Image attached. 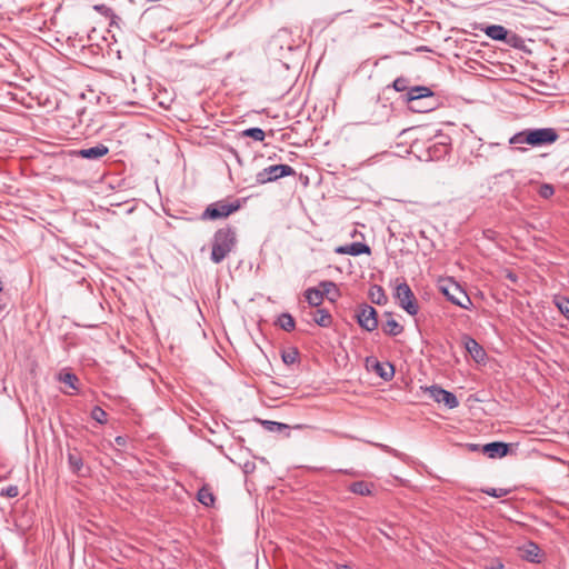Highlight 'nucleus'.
I'll use <instances>...</instances> for the list:
<instances>
[{
	"instance_id": "obj_1",
	"label": "nucleus",
	"mask_w": 569,
	"mask_h": 569,
	"mask_svg": "<svg viewBox=\"0 0 569 569\" xmlns=\"http://www.w3.org/2000/svg\"><path fill=\"white\" fill-rule=\"evenodd\" d=\"M237 244L236 229L226 226L218 229L212 237L210 259L213 263L222 262Z\"/></svg>"
},
{
	"instance_id": "obj_2",
	"label": "nucleus",
	"mask_w": 569,
	"mask_h": 569,
	"mask_svg": "<svg viewBox=\"0 0 569 569\" xmlns=\"http://www.w3.org/2000/svg\"><path fill=\"white\" fill-rule=\"evenodd\" d=\"M437 288L451 303L467 310L471 309L472 301L470 297L453 278H439Z\"/></svg>"
},
{
	"instance_id": "obj_3",
	"label": "nucleus",
	"mask_w": 569,
	"mask_h": 569,
	"mask_svg": "<svg viewBox=\"0 0 569 569\" xmlns=\"http://www.w3.org/2000/svg\"><path fill=\"white\" fill-rule=\"evenodd\" d=\"M241 207L240 200L228 202L219 200L210 203L201 213L202 220H218L229 217L231 213L238 211Z\"/></svg>"
},
{
	"instance_id": "obj_4",
	"label": "nucleus",
	"mask_w": 569,
	"mask_h": 569,
	"mask_svg": "<svg viewBox=\"0 0 569 569\" xmlns=\"http://www.w3.org/2000/svg\"><path fill=\"white\" fill-rule=\"evenodd\" d=\"M450 136L437 132L432 138H429V161L442 160L450 156Z\"/></svg>"
},
{
	"instance_id": "obj_5",
	"label": "nucleus",
	"mask_w": 569,
	"mask_h": 569,
	"mask_svg": "<svg viewBox=\"0 0 569 569\" xmlns=\"http://www.w3.org/2000/svg\"><path fill=\"white\" fill-rule=\"evenodd\" d=\"M295 174V169L289 164H272L259 171L256 174V181L259 184H264Z\"/></svg>"
},
{
	"instance_id": "obj_6",
	"label": "nucleus",
	"mask_w": 569,
	"mask_h": 569,
	"mask_svg": "<svg viewBox=\"0 0 569 569\" xmlns=\"http://www.w3.org/2000/svg\"><path fill=\"white\" fill-rule=\"evenodd\" d=\"M395 298L399 306L409 315L415 316L418 313L419 307L408 283L402 282L396 287Z\"/></svg>"
},
{
	"instance_id": "obj_7",
	"label": "nucleus",
	"mask_w": 569,
	"mask_h": 569,
	"mask_svg": "<svg viewBox=\"0 0 569 569\" xmlns=\"http://www.w3.org/2000/svg\"><path fill=\"white\" fill-rule=\"evenodd\" d=\"M358 325L366 331H373L378 327L377 311L376 309L367 303L359 306V310L356 315Z\"/></svg>"
},
{
	"instance_id": "obj_8",
	"label": "nucleus",
	"mask_w": 569,
	"mask_h": 569,
	"mask_svg": "<svg viewBox=\"0 0 569 569\" xmlns=\"http://www.w3.org/2000/svg\"><path fill=\"white\" fill-rule=\"evenodd\" d=\"M429 396L438 403H443L448 409L459 406V401L455 393L442 389L440 386H429Z\"/></svg>"
},
{
	"instance_id": "obj_9",
	"label": "nucleus",
	"mask_w": 569,
	"mask_h": 569,
	"mask_svg": "<svg viewBox=\"0 0 569 569\" xmlns=\"http://www.w3.org/2000/svg\"><path fill=\"white\" fill-rule=\"evenodd\" d=\"M533 143L532 147H541L555 143L559 134L553 128L532 129Z\"/></svg>"
},
{
	"instance_id": "obj_10",
	"label": "nucleus",
	"mask_w": 569,
	"mask_h": 569,
	"mask_svg": "<svg viewBox=\"0 0 569 569\" xmlns=\"http://www.w3.org/2000/svg\"><path fill=\"white\" fill-rule=\"evenodd\" d=\"M510 446V443L493 441L483 445L481 447V452L487 455L489 458H502L509 453Z\"/></svg>"
},
{
	"instance_id": "obj_11",
	"label": "nucleus",
	"mask_w": 569,
	"mask_h": 569,
	"mask_svg": "<svg viewBox=\"0 0 569 569\" xmlns=\"http://www.w3.org/2000/svg\"><path fill=\"white\" fill-rule=\"evenodd\" d=\"M367 365H371L373 371L385 381H389L395 376V368L390 362H379L373 358H367Z\"/></svg>"
},
{
	"instance_id": "obj_12",
	"label": "nucleus",
	"mask_w": 569,
	"mask_h": 569,
	"mask_svg": "<svg viewBox=\"0 0 569 569\" xmlns=\"http://www.w3.org/2000/svg\"><path fill=\"white\" fill-rule=\"evenodd\" d=\"M337 253L341 254H350L353 257H358L361 254H370L371 249L368 244L363 242H351L349 244L340 246L336 249Z\"/></svg>"
},
{
	"instance_id": "obj_13",
	"label": "nucleus",
	"mask_w": 569,
	"mask_h": 569,
	"mask_svg": "<svg viewBox=\"0 0 569 569\" xmlns=\"http://www.w3.org/2000/svg\"><path fill=\"white\" fill-rule=\"evenodd\" d=\"M108 152L109 148L103 143H99L94 147L77 150L74 154L83 159L97 160L108 154Z\"/></svg>"
},
{
	"instance_id": "obj_14",
	"label": "nucleus",
	"mask_w": 569,
	"mask_h": 569,
	"mask_svg": "<svg viewBox=\"0 0 569 569\" xmlns=\"http://www.w3.org/2000/svg\"><path fill=\"white\" fill-rule=\"evenodd\" d=\"M463 342L466 350L476 362H482L486 359L485 349L473 338L466 336Z\"/></svg>"
},
{
	"instance_id": "obj_15",
	"label": "nucleus",
	"mask_w": 569,
	"mask_h": 569,
	"mask_svg": "<svg viewBox=\"0 0 569 569\" xmlns=\"http://www.w3.org/2000/svg\"><path fill=\"white\" fill-rule=\"evenodd\" d=\"M481 30L492 40L503 41L508 37V30L500 24H489Z\"/></svg>"
},
{
	"instance_id": "obj_16",
	"label": "nucleus",
	"mask_w": 569,
	"mask_h": 569,
	"mask_svg": "<svg viewBox=\"0 0 569 569\" xmlns=\"http://www.w3.org/2000/svg\"><path fill=\"white\" fill-rule=\"evenodd\" d=\"M319 288L322 292H325V296L331 301L335 302L340 297V291L337 284L332 281H321L319 283Z\"/></svg>"
},
{
	"instance_id": "obj_17",
	"label": "nucleus",
	"mask_w": 569,
	"mask_h": 569,
	"mask_svg": "<svg viewBox=\"0 0 569 569\" xmlns=\"http://www.w3.org/2000/svg\"><path fill=\"white\" fill-rule=\"evenodd\" d=\"M307 302L312 307H319L323 302L325 292L320 288H309L305 292Z\"/></svg>"
},
{
	"instance_id": "obj_18",
	"label": "nucleus",
	"mask_w": 569,
	"mask_h": 569,
	"mask_svg": "<svg viewBox=\"0 0 569 569\" xmlns=\"http://www.w3.org/2000/svg\"><path fill=\"white\" fill-rule=\"evenodd\" d=\"M312 320L322 328H329L332 325V316L326 309H317L312 313Z\"/></svg>"
},
{
	"instance_id": "obj_19",
	"label": "nucleus",
	"mask_w": 569,
	"mask_h": 569,
	"mask_svg": "<svg viewBox=\"0 0 569 569\" xmlns=\"http://www.w3.org/2000/svg\"><path fill=\"white\" fill-rule=\"evenodd\" d=\"M531 130L532 129H525L522 131H519V132L515 133L509 139V143L510 144H522V143H526V144H529V146L532 147L533 137H532Z\"/></svg>"
},
{
	"instance_id": "obj_20",
	"label": "nucleus",
	"mask_w": 569,
	"mask_h": 569,
	"mask_svg": "<svg viewBox=\"0 0 569 569\" xmlns=\"http://www.w3.org/2000/svg\"><path fill=\"white\" fill-rule=\"evenodd\" d=\"M373 485L367 481H355L349 486V491L359 496H370L372 493Z\"/></svg>"
},
{
	"instance_id": "obj_21",
	"label": "nucleus",
	"mask_w": 569,
	"mask_h": 569,
	"mask_svg": "<svg viewBox=\"0 0 569 569\" xmlns=\"http://www.w3.org/2000/svg\"><path fill=\"white\" fill-rule=\"evenodd\" d=\"M522 557L530 562L539 563L541 561L540 548L533 542H529L525 549Z\"/></svg>"
},
{
	"instance_id": "obj_22",
	"label": "nucleus",
	"mask_w": 569,
	"mask_h": 569,
	"mask_svg": "<svg viewBox=\"0 0 569 569\" xmlns=\"http://www.w3.org/2000/svg\"><path fill=\"white\" fill-rule=\"evenodd\" d=\"M382 330L385 333L396 337L402 332L403 328L396 319L391 317L390 313H388V319L386 323H383Z\"/></svg>"
},
{
	"instance_id": "obj_23",
	"label": "nucleus",
	"mask_w": 569,
	"mask_h": 569,
	"mask_svg": "<svg viewBox=\"0 0 569 569\" xmlns=\"http://www.w3.org/2000/svg\"><path fill=\"white\" fill-rule=\"evenodd\" d=\"M405 97H406V101L408 103H412L416 100L422 99V98L427 97V87H425V86L412 87L407 91Z\"/></svg>"
},
{
	"instance_id": "obj_24",
	"label": "nucleus",
	"mask_w": 569,
	"mask_h": 569,
	"mask_svg": "<svg viewBox=\"0 0 569 569\" xmlns=\"http://www.w3.org/2000/svg\"><path fill=\"white\" fill-rule=\"evenodd\" d=\"M369 298L376 305H383L387 302V296L382 289V287L378 284H373L369 289Z\"/></svg>"
},
{
	"instance_id": "obj_25",
	"label": "nucleus",
	"mask_w": 569,
	"mask_h": 569,
	"mask_svg": "<svg viewBox=\"0 0 569 569\" xmlns=\"http://www.w3.org/2000/svg\"><path fill=\"white\" fill-rule=\"evenodd\" d=\"M276 323L284 331L287 332H290L292 331L295 328H296V321L293 319V317L288 313V312H283L281 313Z\"/></svg>"
},
{
	"instance_id": "obj_26",
	"label": "nucleus",
	"mask_w": 569,
	"mask_h": 569,
	"mask_svg": "<svg viewBox=\"0 0 569 569\" xmlns=\"http://www.w3.org/2000/svg\"><path fill=\"white\" fill-rule=\"evenodd\" d=\"M69 468L73 473L80 475L83 468V460L79 453L68 452Z\"/></svg>"
},
{
	"instance_id": "obj_27",
	"label": "nucleus",
	"mask_w": 569,
	"mask_h": 569,
	"mask_svg": "<svg viewBox=\"0 0 569 569\" xmlns=\"http://www.w3.org/2000/svg\"><path fill=\"white\" fill-rule=\"evenodd\" d=\"M198 500L203 506L210 507L214 502V496H213V493L207 487H202L198 491Z\"/></svg>"
},
{
	"instance_id": "obj_28",
	"label": "nucleus",
	"mask_w": 569,
	"mask_h": 569,
	"mask_svg": "<svg viewBox=\"0 0 569 569\" xmlns=\"http://www.w3.org/2000/svg\"><path fill=\"white\" fill-rule=\"evenodd\" d=\"M553 302L561 315L569 320V299L563 296H555Z\"/></svg>"
},
{
	"instance_id": "obj_29",
	"label": "nucleus",
	"mask_w": 569,
	"mask_h": 569,
	"mask_svg": "<svg viewBox=\"0 0 569 569\" xmlns=\"http://www.w3.org/2000/svg\"><path fill=\"white\" fill-rule=\"evenodd\" d=\"M242 137L252 138L254 141H263L266 133L261 128H248L241 132Z\"/></svg>"
},
{
	"instance_id": "obj_30",
	"label": "nucleus",
	"mask_w": 569,
	"mask_h": 569,
	"mask_svg": "<svg viewBox=\"0 0 569 569\" xmlns=\"http://www.w3.org/2000/svg\"><path fill=\"white\" fill-rule=\"evenodd\" d=\"M281 358L286 365H293L299 359V351L295 347L290 348L282 352Z\"/></svg>"
},
{
	"instance_id": "obj_31",
	"label": "nucleus",
	"mask_w": 569,
	"mask_h": 569,
	"mask_svg": "<svg viewBox=\"0 0 569 569\" xmlns=\"http://www.w3.org/2000/svg\"><path fill=\"white\" fill-rule=\"evenodd\" d=\"M481 491L490 497L501 498L508 496L512 490L509 488H486Z\"/></svg>"
},
{
	"instance_id": "obj_32",
	"label": "nucleus",
	"mask_w": 569,
	"mask_h": 569,
	"mask_svg": "<svg viewBox=\"0 0 569 569\" xmlns=\"http://www.w3.org/2000/svg\"><path fill=\"white\" fill-rule=\"evenodd\" d=\"M91 418L100 425L107 422V412L99 406H96L91 410Z\"/></svg>"
},
{
	"instance_id": "obj_33",
	"label": "nucleus",
	"mask_w": 569,
	"mask_h": 569,
	"mask_svg": "<svg viewBox=\"0 0 569 569\" xmlns=\"http://www.w3.org/2000/svg\"><path fill=\"white\" fill-rule=\"evenodd\" d=\"M78 377L72 372H64L60 375V381L72 389H77L76 383L78 382Z\"/></svg>"
},
{
	"instance_id": "obj_34",
	"label": "nucleus",
	"mask_w": 569,
	"mask_h": 569,
	"mask_svg": "<svg viewBox=\"0 0 569 569\" xmlns=\"http://www.w3.org/2000/svg\"><path fill=\"white\" fill-rule=\"evenodd\" d=\"M19 495V488L16 485H10L0 490V497L16 498Z\"/></svg>"
},
{
	"instance_id": "obj_35",
	"label": "nucleus",
	"mask_w": 569,
	"mask_h": 569,
	"mask_svg": "<svg viewBox=\"0 0 569 569\" xmlns=\"http://www.w3.org/2000/svg\"><path fill=\"white\" fill-rule=\"evenodd\" d=\"M423 141L416 140L410 146V153L415 154L417 159L422 160Z\"/></svg>"
},
{
	"instance_id": "obj_36",
	"label": "nucleus",
	"mask_w": 569,
	"mask_h": 569,
	"mask_svg": "<svg viewBox=\"0 0 569 569\" xmlns=\"http://www.w3.org/2000/svg\"><path fill=\"white\" fill-rule=\"evenodd\" d=\"M433 97H435V92L432 91L431 88H429V112L443 106L445 101L447 100L445 98H441V99H437V101H431V98H433Z\"/></svg>"
},
{
	"instance_id": "obj_37",
	"label": "nucleus",
	"mask_w": 569,
	"mask_h": 569,
	"mask_svg": "<svg viewBox=\"0 0 569 569\" xmlns=\"http://www.w3.org/2000/svg\"><path fill=\"white\" fill-rule=\"evenodd\" d=\"M408 83L409 81L406 78L400 77L393 81L392 86L396 91L402 92L409 89Z\"/></svg>"
},
{
	"instance_id": "obj_38",
	"label": "nucleus",
	"mask_w": 569,
	"mask_h": 569,
	"mask_svg": "<svg viewBox=\"0 0 569 569\" xmlns=\"http://www.w3.org/2000/svg\"><path fill=\"white\" fill-rule=\"evenodd\" d=\"M507 44L512 46L515 48L519 47V43L522 42V39L516 34L515 32H511L508 30V37L507 40H503Z\"/></svg>"
},
{
	"instance_id": "obj_39",
	"label": "nucleus",
	"mask_w": 569,
	"mask_h": 569,
	"mask_svg": "<svg viewBox=\"0 0 569 569\" xmlns=\"http://www.w3.org/2000/svg\"><path fill=\"white\" fill-rule=\"evenodd\" d=\"M539 193H540V196L542 198L547 199V198L551 197L555 193V189H553V187L551 184H547L546 183V184L541 186Z\"/></svg>"
},
{
	"instance_id": "obj_40",
	"label": "nucleus",
	"mask_w": 569,
	"mask_h": 569,
	"mask_svg": "<svg viewBox=\"0 0 569 569\" xmlns=\"http://www.w3.org/2000/svg\"><path fill=\"white\" fill-rule=\"evenodd\" d=\"M264 423L268 425L269 430H274V429L280 430L282 428H287V426L284 423H281V422L266 421Z\"/></svg>"
},
{
	"instance_id": "obj_41",
	"label": "nucleus",
	"mask_w": 569,
	"mask_h": 569,
	"mask_svg": "<svg viewBox=\"0 0 569 569\" xmlns=\"http://www.w3.org/2000/svg\"><path fill=\"white\" fill-rule=\"evenodd\" d=\"M114 442H116L118 446H120V447H126V445H127V437H124V436H117V437L114 438Z\"/></svg>"
},
{
	"instance_id": "obj_42",
	"label": "nucleus",
	"mask_w": 569,
	"mask_h": 569,
	"mask_svg": "<svg viewBox=\"0 0 569 569\" xmlns=\"http://www.w3.org/2000/svg\"><path fill=\"white\" fill-rule=\"evenodd\" d=\"M481 447L480 445H477V443H468L467 445V448L470 450V451H481Z\"/></svg>"
},
{
	"instance_id": "obj_43",
	"label": "nucleus",
	"mask_w": 569,
	"mask_h": 569,
	"mask_svg": "<svg viewBox=\"0 0 569 569\" xmlns=\"http://www.w3.org/2000/svg\"><path fill=\"white\" fill-rule=\"evenodd\" d=\"M506 277H507V279H509L512 282H517L518 281L517 274L515 272H512V271H508Z\"/></svg>"
},
{
	"instance_id": "obj_44",
	"label": "nucleus",
	"mask_w": 569,
	"mask_h": 569,
	"mask_svg": "<svg viewBox=\"0 0 569 569\" xmlns=\"http://www.w3.org/2000/svg\"><path fill=\"white\" fill-rule=\"evenodd\" d=\"M502 567H503V565L497 560L495 563H492L490 569H501Z\"/></svg>"
},
{
	"instance_id": "obj_45",
	"label": "nucleus",
	"mask_w": 569,
	"mask_h": 569,
	"mask_svg": "<svg viewBox=\"0 0 569 569\" xmlns=\"http://www.w3.org/2000/svg\"><path fill=\"white\" fill-rule=\"evenodd\" d=\"M338 569H351V567H349L347 565H342V566H339Z\"/></svg>"
},
{
	"instance_id": "obj_46",
	"label": "nucleus",
	"mask_w": 569,
	"mask_h": 569,
	"mask_svg": "<svg viewBox=\"0 0 569 569\" xmlns=\"http://www.w3.org/2000/svg\"><path fill=\"white\" fill-rule=\"evenodd\" d=\"M417 108H418V104H415V107H413V106H410V109H411V110H413V111H420V110H419V109H417Z\"/></svg>"
},
{
	"instance_id": "obj_47",
	"label": "nucleus",
	"mask_w": 569,
	"mask_h": 569,
	"mask_svg": "<svg viewBox=\"0 0 569 569\" xmlns=\"http://www.w3.org/2000/svg\"><path fill=\"white\" fill-rule=\"evenodd\" d=\"M417 108H418V104H415V107H413V106H410V109H411V110H413V111H420V110H419V109H417Z\"/></svg>"
},
{
	"instance_id": "obj_48",
	"label": "nucleus",
	"mask_w": 569,
	"mask_h": 569,
	"mask_svg": "<svg viewBox=\"0 0 569 569\" xmlns=\"http://www.w3.org/2000/svg\"><path fill=\"white\" fill-rule=\"evenodd\" d=\"M101 8H103V6H96L94 9H97L98 11H101Z\"/></svg>"
},
{
	"instance_id": "obj_49",
	"label": "nucleus",
	"mask_w": 569,
	"mask_h": 569,
	"mask_svg": "<svg viewBox=\"0 0 569 569\" xmlns=\"http://www.w3.org/2000/svg\"><path fill=\"white\" fill-rule=\"evenodd\" d=\"M418 50H427V47H419Z\"/></svg>"
},
{
	"instance_id": "obj_50",
	"label": "nucleus",
	"mask_w": 569,
	"mask_h": 569,
	"mask_svg": "<svg viewBox=\"0 0 569 569\" xmlns=\"http://www.w3.org/2000/svg\"><path fill=\"white\" fill-rule=\"evenodd\" d=\"M3 289V286H2V281L0 280V292L2 291Z\"/></svg>"
}]
</instances>
